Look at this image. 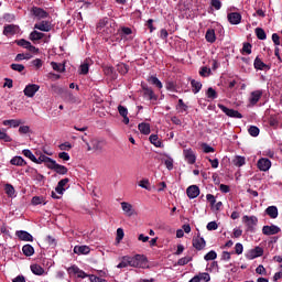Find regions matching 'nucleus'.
<instances>
[{
	"instance_id": "nucleus-58",
	"label": "nucleus",
	"mask_w": 282,
	"mask_h": 282,
	"mask_svg": "<svg viewBox=\"0 0 282 282\" xmlns=\"http://www.w3.org/2000/svg\"><path fill=\"white\" fill-rule=\"evenodd\" d=\"M46 242L48 243V246L51 248H56V246H57L56 239L52 236L46 237Z\"/></svg>"
},
{
	"instance_id": "nucleus-57",
	"label": "nucleus",
	"mask_w": 282,
	"mask_h": 282,
	"mask_svg": "<svg viewBox=\"0 0 282 282\" xmlns=\"http://www.w3.org/2000/svg\"><path fill=\"white\" fill-rule=\"evenodd\" d=\"M30 58H32V55L31 54H23V53H20L15 56V61H30Z\"/></svg>"
},
{
	"instance_id": "nucleus-28",
	"label": "nucleus",
	"mask_w": 282,
	"mask_h": 282,
	"mask_svg": "<svg viewBox=\"0 0 282 282\" xmlns=\"http://www.w3.org/2000/svg\"><path fill=\"white\" fill-rule=\"evenodd\" d=\"M91 252V249L89 246H75L74 247V253L75 254H89Z\"/></svg>"
},
{
	"instance_id": "nucleus-50",
	"label": "nucleus",
	"mask_w": 282,
	"mask_h": 282,
	"mask_svg": "<svg viewBox=\"0 0 282 282\" xmlns=\"http://www.w3.org/2000/svg\"><path fill=\"white\" fill-rule=\"evenodd\" d=\"M234 164H235V166H238V167L243 166L246 164V158H243V156H236L234 159Z\"/></svg>"
},
{
	"instance_id": "nucleus-1",
	"label": "nucleus",
	"mask_w": 282,
	"mask_h": 282,
	"mask_svg": "<svg viewBox=\"0 0 282 282\" xmlns=\"http://www.w3.org/2000/svg\"><path fill=\"white\" fill-rule=\"evenodd\" d=\"M130 260V268H141L145 269L149 268V260L145 258L144 254H135L133 257L129 256Z\"/></svg>"
},
{
	"instance_id": "nucleus-17",
	"label": "nucleus",
	"mask_w": 282,
	"mask_h": 282,
	"mask_svg": "<svg viewBox=\"0 0 282 282\" xmlns=\"http://www.w3.org/2000/svg\"><path fill=\"white\" fill-rule=\"evenodd\" d=\"M186 195L189 199L199 197V187L197 185H191L186 189Z\"/></svg>"
},
{
	"instance_id": "nucleus-8",
	"label": "nucleus",
	"mask_w": 282,
	"mask_h": 282,
	"mask_svg": "<svg viewBox=\"0 0 282 282\" xmlns=\"http://www.w3.org/2000/svg\"><path fill=\"white\" fill-rule=\"evenodd\" d=\"M257 167L259 169V171L265 173L269 169H272V161L265 158H261L257 162Z\"/></svg>"
},
{
	"instance_id": "nucleus-34",
	"label": "nucleus",
	"mask_w": 282,
	"mask_h": 282,
	"mask_svg": "<svg viewBox=\"0 0 282 282\" xmlns=\"http://www.w3.org/2000/svg\"><path fill=\"white\" fill-rule=\"evenodd\" d=\"M10 164H12V166H25L28 162H25L22 156H13Z\"/></svg>"
},
{
	"instance_id": "nucleus-47",
	"label": "nucleus",
	"mask_w": 282,
	"mask_h": 282,
	"mask_svg": "<svg viewBox=\"0 0 282 282\" xmlns=\"http://www.w3.org/2000/svg\"><path fill=\"white\" fill-rule=\"evenodd\" d=\"M191 261H193V257L186 256V257L178 259L177 265H188V263H191Z\"/></svg>"
},
{
	"instance_id": "nucleus-24",
	"label": "nucleus",
	"mask_w": 282,
	"mask_h": 282,
	"mask_svg": "<svg viewBox=\"0 0 282 282\" xmlns=\"http://www.w3.org/2000/svg\"><path fill=\"white\" fill-rule=\"evenodd\" d=\"M118 112L121 116V118H123V123L129 124V110L127 109V107L119 105Z\"/></svg>"
},
{
	"instance_id": "nucleus-9",
	"label": "nucleus",
	"mask_w": 282,
	"mask_h": 282,
	"mask_svg": "<svg viewBox=\"0 0 282 282\" xmlns=\"http://www.w3.org/2000/svg\"><path fill=\"white\" fill-rule=\"evenodd\" d=\"M51 171L57 173V175H67V167L65 165H61L53 160V163L48 167Z\"/></svg>"
},
{
	"instance_id": "nucleus-51",
	"label": "nucleus",
	"mask_w": 282,
	"mask_h": 282,
	"mask_svg": "<svg viewBox=\"0 0 282 282\" xmlns=\"http://www.w3.org/2000/svg\"><path fill=\"white\" fill-rule=\"evenodd\" d=\"M205 261H215L217 259V252L215 250L209 251L204 257Z\"/></svg>"
},
{
	"instance_id": "nucleus-62",
	"label": "nucleus",
	"mask_w": 282,
	"mask_h": 282,
	"mask_svg": "<svg viewBox=\"0 0 282 282\" xmlns=\"http://www.w3.org/2000/svg\"><path fill=\"white\" fill-rule=\"evenodd\" d=\"M212 8L216 10H221V1L220 0H212L210 1Z\"/></svg>"
},
{
	"instance_id": "nucleus-4",
	"label": "nucleus",
	"mask_w": 282,
	"mask_h": 282,
	"mask_svg": "<svg viewBox=\"0 0 282 282\" xmlns=\"http://www.w3.org/2000/svg\"><path fill=\"white\" fill-rule=\"evenodd\" d=\"M263 97V90L262 89H258V90H253L250 93L249 95V105L251 107H254V105H257V102H259V100H261V98Z\"/></svg>"
},
{
	"instance_id": "nucleus-15",
	"label": "nucleus",
	"mask_w": 282,
	"mask_h": 282,
	"mask_svg": "<svg viewBox=\"0 0 282 282\" xmlns=\"http://www.w3.org/2000/svg\"><path fill=\"white\" fill-rule=\"evenodd\" d=\"M68 274H76L78 279H87L89 276L85 271L80 270V268L76 265H72L70 268L67 269Z\"/></svg>"
},
{
	"instance_id": "nucleus-2",
	"label": "nucleus",
	"mask_w": 282,
	"mask_h": 282,
	"mask_svg": "<svg viewBox=\"0 0 282 282\" xmlns=\"http://www.w3.org/2000/svg\"><path fill=\"white\" fill-rule=\"evenodd\" d=\"M242 223L247 228V232H254V228H257V224H259V218L257 216H243Z\"/></svg>"
},
{
	"instance_id": "nucleus-42",
	"label": "nucleus",
	"mask_w": 282,
	"mask_h": 282,
	"mask_svg": "<svg viewBox=\"0 0 282 282\" xmlns=\"http://www.w3.org/2000/svg\"><path fill=\"white\" fill-rule=\"evenodd\" d=\"M90 144L93 147V151H102V142L100 140L93 139Z\"/></svg>"
},
{
	"instance_id": "nucleus-6",
	"label": "nucleus",
	"mask_w": 282,
	"mask_h": 282,
	"mask_svg": "<svg viewBox=\"0 0 282 282\" xmlns=\"http://www.w3.org/2000/svg\"><path fill=\"white\" fill-rule=\"evenodd\" d=\"M17 45H19L20 47H24V50H29L31 54H39V48L32 45L30 41L21 39L17 41Z\"/></svg>"
},
{
	"instance_id": "nucleus-63",
	"label": "nucleus",
	"mask_w": 282,
	"mask_h": 282,
	"mask_svg": "<svg viewBox=\"0 0 282 282\" xmlns=\"http://www.w3.org/2000/svg\"><path fill=\"white\" fill-rule=\"evenodd\" d=\"M235 252H236V254H243V245L240 242L236 243Z\"/></svg>"
},
{
	"instance_id": "nucleus-7",
	"label": "nucleus",
	"mask_w": 282,
	"mask_h": 282,
	"mask_svg": "<svg viewBox=\"0 0 282 282\" xmlns=\"http://www.w3.org/2000/svg\"><path fill=\"white\" fill-rule=\"evenodd\" d=\"M259 257H263V248L261 247H256L246 252V259H249V261Z\"/></svg>"
},
{
	"instance_id": "nucleus-19",
	"label": "nucleus",
	"mask_w": 282,
	"mask_h": 282,
	"mask_svg": "<svg viewBox=\"0 0 282 282\" xmlns=\"http://www.w3.org/2000/svg\"><path fill=\"white\" fill-rule=\"evenodd\" d=\"M143 96L148 98V100H153L154 102L158 100V95L153 91V88L149 86H143Z\"/></svg>"
},
{
	"instance_id": "nucleus-36",
	"label": "nucleus",
	"mask_w": 282,
	"mask_h": 282,
	"mask_svg": "<svg viewBox=\"0 0 282 282\" xmlns=\"http://www.w3.org/2000/svg\"><path fill=\"white\" fill-rule=\"evenodd\" d=\"M119 270H122V268H131V263L129 260V256H123L121 258V262L117 265Z\"/></svg>"
},
{
	"instance_id": "nucleus-5",
	"label": "nucleus",
	"mask_w": 282,
	"mask_h": 282,
	"mask_svg": "<svg viewBox=\"0 0 282 282\" xmlns=\"http://www.w3.org/2000/svg\"><path fill=\"white\" fill-rule=\"evenodd\" d=\"M41 89V86L36 84H29L25 86L23 94L26 96V98H34L36 96V93Z\"/></svg>"
},
{
	"instance_id": "nucleus-41",
	"label": "nucleus",
	"mask_w": 282,
	"mask_h": 282,
	"mask_svg": "<svg viewBox=\"0 0 282 282\" xmlns=\"http://www.w3.org/2000/svg\"><path fill=\"white\" fill-rule=\"evenodd\" d=\"M45 34L39 32V31H32L29 35L30 41H41Z\"/></svg>"
},
{
	"instance_id": "nucleus-20",
	"label": "nucleus",
	"mask_w": 282,
	"mask_h": 282,
	"mask_svg": "<svg viewBox=\"0 0 282 282\" xmlns=\"http://www.w3.org/2000/svg\"><path fill=\"white\" fill-rule=\"evenodd\" d=\"M227 19L231 25H239V23H241V13L239 12L228 13Z\"/></svg>"
},
{
	"instance_id": "nucleus-56",
	"label": "nucleus",
	"mask_w": 282,
	"mask_h": 282,
	"mask_svg": "<svg viewBox=\"0 0 282 282\" xmlns=\"http://www.w3.org/2000/svg\"><path fill=\"white\" fill-rule=\"evenodd\" d=\"M242 54H252V44L243 43Z\"/></svg>"
},
{
	"instance_id": "nucleus-13",
	"label": "nucleus",
	"mask_w": 282,
	"mask_h": 282,
	"mask_svg": "<svg viewBox=\"0 0 282 282\" xmlns=\"http://www.w3.org/2000/svg\"><path fill=\"white\" fill-rule=\"evenodd\" d=\"M31 13L33 17H36V19H47V17H50V13H47V11L39 7H33L31 9Z\"/></svg>"
},
{
	"instance_id": "nucleus-27",
	"label": "nucleus",
	"mask_w": 282,
	"mask_h": 282,
	"mask_svg": "<svg viewBox=\"0 0 282 282\" xmlns=\"http://www.w3.org/2000/svg\"><path fill=\"white\" fill-rule=\"evenodd\" d=\"M4 193L11 199H14V197H17V191L14 189V186H12V184H10V183H7L4 185Z\"/></svg>"
},
{
	"instance_id": "nucleus-29",
	"label": "nucleus",
	"mask_w": 282,
	"mask_h": 282,
	"mask_svg": "<svg viewBox=\"0 0 282 282\" xmlns=\"http://www.w3.org/2000/svg\"><path fill=\"white\" fill-rule=\"evenodd\" d=\"M253 66H254V69H259L260 72H263L264 69H270V67H268V65L263 63V61H261L259 56L256 57L253 62Z\"/></svg>"
},
{
	"instance_id": "nucleus-54",
	"label": "nucleus",
	"mask_w": 282,
	"mask_h": 282,
	"mask_svg": "<svg viewBox=\"0 0 282 282\" xmlns=\"http://www.w3.org/2000/svg\"><path fill=\"white\" fill-rule=\"evenodd\" d=\"M248 133L252 135V138H257L260 133V130L258 127L256 126H251L249 129H248Z\"/></svg>"
},
{
	"instance_id": "nucleus-31",
	"label": "nucleus",
	"mask_w": 282,
	"mask_h": 282,
	"mask_svg": "<svg viewBox=\"0 0 282 282\" xmlns=\"http://www.w3.org/2000/svg\"><path fill=\"white\" fill-rule=\"evenodd\" d=\"M22 123H23V121H21L19 119H9V120L2 121V124L4 127H13V129H17V127L21 126Z\"/></svg>"
},
{
	"instance_id": "nucleus-44",
	"label": "nucleus",
	"mask_w": 282,
	"mask_h": 282,
	"mask_svg": "<svg viewBox=\"0 0 282 282\" xmlns=\"http://www.w3.org/2000/svg\"><path fill=\"white\" fill-rule=\"evenodd\" d=\"M256 35L259 39V41H265V39H268L265 31L261 28L256 29Z\"/></svg>"
},
{
	"instance_id": "nucleus-21",
	"label": "nucleus",
	"mask_w": 282,
	"mask_h": 282,
	"mask_svg": "<svg viewBox=\"0 0 282 282\" xmlns=\"http://www.w3.org/2000/svg\"><path fill=\"white\" fill-rule=\"evenodd\" d=\"M34 30H40V32H50L52 30V23H50V21L35 23Z\"/></svg>"
},
{
	"instance_id": "nucleus-18",
	"label": "nucleus",
	"mask_w": 282,
	"mask_h": 282,
	"mask_svg": "<svg viewBox=\"0 0 282 282\" xmlns=\"http://www.w3.org/2000/svg\"><path fill=\"white\" fill-rule=\"evenodd\" d=\"M4 36H14V34H19V25L8 24L3 29Z\"/></svg>"
},
{
	"instance_id": "nucleus-12",
	"label": "nucleus",
	"mask_w": 282,
	"mask_h": 282,
	"mask_svg": "<svg viewBox=\"0 0 282 282\" xmlns=\"http://www.w3.org/2000/svg\"><path fill=\"white\" fill-rule=\"evenodd\" d=\"M262 232L268 237H270L272 235H279V232H281V228L276 225H271V226L267 225V226H263Z\"/></svg>"
},
{
	"instance_id": "nucleus-39",
	"label": "nucleus",
	"mask_w": 282,
	"mask_h": 282,
	"mask_svg": "<svg viewBox=\"0 0 282 282\" xmlns=\"http://www.w3.org/2000/svg\"><path fill=\"white\" fill-rule=\"evenodd\" d=\"M149 140L151 144H153L158 149H162V141H160V138L158 137V134H151Z\"/></svg>"
},
{
	"instance_id": "nucleus-35",
	"label": "nucleus",
	"mask_w": 282,
	"mask_h": 282,
	"mask_svg": "<svg viewBox=\"0 0 282 282\" xmlns=\"http://www.w3.org/2000/svg\"><path fill=\"white\" fill-rule=\"evenodd\" d=\"M205 39L207 43H215V41H217V36L215 35V30L208 29L206 31Z\"/></svg>"
},
{
	"instance_id": "nucleus-55",
	"label": "nucleus",
	"mask_w": 282,
	"mask_h": 282,
	"mask_svg": "<svg viewBox=\"0 0 282 282\" xmlns=\"http://www.w3.org/2000/svg\"><path fill=\"white\" fill-rule=\"evenodd\" d=\"M45 202V198L41 197V196H34L31 200V204L33 206H39L40 204H43Z\"/></svg>"
},
{
	"instance_id": "nucleus-40",
	"label": "nucleus",
	"mask_w": 282,
	"mask_h": 282,
	"mask_svg": "<svg viewBox=\"0 0 282 282\" xmlns=\"http://www.w3.org/2000/svg\"><path fill=\"white\" fill-rule=\"evenodd\" d=\"M148 83H151V85H154L158 89H162L163 87L162 82L153 75L148 78Z\"/></svg>"
},
{
	"instance_id": "nucleus-32",
	"label": "nucleus",
	"mask_w": 282,
	"mask_h": 282,
	"mask_svg": "<svg viewBox=\"0 0 282 282\" xmlns=\"http://www.w3.org/2000/svg\"><path fill=\"white\" fill-rule=\"evenodd\" d=\"M31 272H33L36 276H43V274H45V269H43L41 264H31Z\"/></svg>"
},
{
	"instance_id": "nucleus-60",
	"label": "nucleus",
	"mask_w": 282,
	"mask_h": 282,
	"mask_svg": "<svg viewBox=\"0 0 282 282\" xmlns=\"http://www.w3.org/2000/svg\"><path fill=\"white\" fill-rule=\"evenodd\" d=\"M11 69H13V72H23L25 66L23 64H11Z\"/></svg>"
},
{
	"instance_id": "nucleus-52",
	"label": "nucleus",
	"mask_w": 282,
	"mask_h": 282,
	"mask_svg": "<svg viewBox=\"0 0 282 282\" xmlns=\"http://www.w3.org/2000/svg\"><path fill=\"white\" fill-rule=\"evenodd\" d=\"M206 96H207V98H209L210 100H215V99L217 98V91H216L213 87H209V88L207 89Z\"/></svg>"
},
{
	"instance_id": "nucleus-26",
	"label": "nucleus",
	"mask_w": 282,
	"mask_h": 282,
	"mask_svg": "<svg viewBox=\"0 0 282 282\" xmlns=\"http://www.w3.org/2000/svg\"><path fill=\"white\" fill-rule=\"evenodd\" d=\"M265 215H268L270 219H276V217H279V208L276 206H269L265 209Z\"/></svg>"
},
{
	"instance_id": "nucleus-48",
	"label": "nucleus",
	"mask_w": 282,
	"mask_h": 282,
	"mask_svg": "<svg viewBox=\"0 0 282 282\" xmlns=\"http://www.w3.org/2000/svg\"><path fill=\"white\" fill-rule=\"evenodd\" d=\"M140 188H144L145 191H151V183L148 178H143L139 182Z\"/></svg>"
},
{
	"instance_id": "nucleus-30",
	"label": "nucleus",
	"mask_w": 282,
	"mask_h": 282,
	"mask_svg": "<svg viewBox=\"0 0 282 282\" xmlns=\"http://www.w3.org/2000/svg\"><path fill=\"white\" fill-rule=\"evenodd\" d=\"M26 173H31L32 178L35 180L36 182H43V180H45V176L40 174L39 171H36V169L30 167L29 170H26Z\"/></svg>"
},
{
	"instance_id": "nucleus-43",
	"label": "nucleus",
	"mask_w": 282,
	"mask_h": 282,
	"mask_svg": "<svg viewBox=\"0 0 282 282\" xmlns=\"http://www.w3.org/2000/svg\"><path fill=\"white\" fill-rule=\"evenodd\" d=\"M210 74H213V70H210V68L203 66L199 69V76H202V78H208V76H210Z\"/></svg>"
},
{
	"instance_id": "nucleus-16",
	"label": "nucleus",
	"mask_w": 282,
	"mask_h": 282,
	"mask_svg": "<svg viewBox=\"0 0 282 282\" xmlns=\"http://www.w3.org/2000/svg\"><path fill=\"white\" fill-rule=\"evenodd\" d=\"M193 243V248H195V250H204V248H206V240L199 236L194 237L192 240Z\"/></svg>"
},
{
	"instance_id": "nucleus-37",
	"label": "nucleus",
	"mask_w": 282,
	"mask_h": 282,
	"mask_svg": "<svg viewBox=\"0 0 282 282\" xmlns=\"http://www.w3.org/2000/svg\"><path fill=\"white\" fill-rule=\"evenodd\" d=\"M22 252L24 257H32L34 254V247H32V245H24L22 247Z\"/></svg>"
},
{
	"instance_id": "nucleus-14",
	"label": "nucleus",
	"mask_w": 282,
	"mask_h": 282,
	"mask_svg": "<svg viewBox=\"0 0 282 282\" xmlns=\"http://www.w3.org/2000/svg\"><path fill=\"white\" fill-rule=\"evenodd\" d=\"M35 164H45V166L47 169H50V166H52V163L54 162V160L52 158H48L45 154H41L37 159L35 156V161H33Z\"/></svg>"
},
{
	"instance_id": "nucleus-49",
	"label": "nucleus",
	"mask_w": 282,
	"mask_h": 282,
	"mask_svg": "<svg viewBox=\"0 0 282 282\" xmlns=\"http://www.w3.org/2000/svg\"><path fill=\"white\" fill-rule=\"evenodd\" d=\"M198 279V282L204 281V282H208L210 281V274L203 272V273H198L197 275H195Z\"/></svg>"
},
{
	"instance_id": "nucleus-10",
	"label": "nucleus",
	"mask_w": 282,
	"mask_h": 282,
	"mask_svg": "<svg viewBox=\"0 0 282 282\" xmlns=\"http://www.w3.org/2000/svg\"><path fill=\"white\" fill-rule=\"evenodd\" d=\"M183 155L187 164H195V162H197V156L195 155V152H193V149L183 150Z\"/></svg>"
},
{
	"instance_id": "nucleus-22",
	"label": "nucleus",
	"mask_w": 282,
	"mask_h": 282,
	"mask_svg": "<svg viewBox=\"0 0 282 282\" xmlns=\"http://www.w3.org/2000/svg\"><path fill=\"white\" fill-rule=\"evenodd\" d=\"M15 236L18 237V239H20V241H34V237L25 230H18L15 232Z\"/></svg>"
},
{
	"instance_id": "nucleus-25",
	"label": "nucleus",
	"mask_w": 282,
	"mask_h": 282,
	"mask_svg": "<svg viewBox=\"0 0 282 282\" xmlns=\"http://www.w3.org/2000/svg\"><path fill=\"white\" fill-rule=\"evenodd\" d=\"M91 65V59H85L79 66V74L82 76H87L89 74V66Z\"/></svg>"
},
{
	"instance_id": "nucleus-38",
	"label": "nucleus",
	"mask_w": 282,
	"mask_h": 282,
	"mask_svg": "<svg viewBox=\"0 0 282 282\" xmlns=\"http://www.w3.org/2000/svg\"><path fill=\"white\" fill-rule=\"evenodd\" d=\"M191 85H192L193 94H199V91H202V82H197L195 79H192Z\"/></svg>"
},
{
	"instance_id": "nucleus-11",
	"label": "nucleus",
	"mask_w": 282,
	"mask_h": 282,
	"mask_svg": "<svg viewBox=\"0 0 282 282\" xmlns=\"http://www.w3.org/2000/svg\"><path fill=\"white\" fill-rule=\"evenodd\" d=\"M121 209L123 210V215H126V217H133V215H135V209L131 203L122 202Z\"/></svg>"
},
{
	"instance_id": "nucleus-23",
	"label": "nucleus",
	"mask_w": 282,
	"mask_h": 282,
	"mask_svg": "<svg viewBox=\"0 0 282 282\" xmlns=\"http://www.w3.org/2000/svg\"><path fill=\"white\" fill-rule=\"evenodd\" d=\"M69 184V178H63L57 183V186L55 187V193L58 195H63L65 193V187Z\"/></svg>"
},
{
	"instance_id": "nucleus-33",
	"label": "nucleus",
	"mask_w": 282,
	"mask_h": 282,
	"mask_svg": "<svg viewBox=\"0 0 282 282\" xmlns=\"http://www.w3.org/2000/svg\"><path fill=\"white\" fill-rule=\"evenodd\" d=\"M138 129L143 135H149V133H151V124L147 122L139 123Z\"/></svg>"
},
{
	"instance_id": "nucleus-59",
	"label": "nucleus",
	"mask_w": 282,
	"mask_h": 282,
	"mask_svg": "<svg viewBox=\"0 0 282 282\" xmlns=\"http://www.w3.org/2000/svg\"><path fill=\"white\" fill-rule=\"evenodd\" d=\"M0 140H3L4 142H12V138L6 133V131H2L0 129Z\"/></svg>"
},
{
	"instance_id": "nucleus-53",
	"label": "nucleus",
	"mask_w": 282,
	"mask_h": 282,
	"mask_svg": "<svg viewBox=\"0 0 282 282\" xmlns=\"http://www.w3.org/2000/svg\"><path fill=\"white\" fill-rule=\"evenodd\" d=\"M262 155H264V158H270L271 160H274V158H276V153L274 152V150L271 149L264 150L262 152Z\"/></svg>"
},
{
	"instance_id": "nucleus-3",
	"label": "nucleus",
	"mask_w": 282,
	"mask_h": 282,
	"mask_svg": "<svg viewBox=\"0 0 282 282\" xmlns=\"http://www.w3.org/2000/svg\"><path fill=\"white\" fill-rule=\"evenodd\" d=\"M218 108L220 109V111L223 113L227 115L228 118H238V119L243 118V115H241L239 111H237L235 109H230V108L224 106L223 104H218Z\"/></svg>"
},
{
	"instance_id": "nucleus-64",
	"label": "nucleus",
	"mask_w": 282,
	"mask_h": 282,
	"mask_svg": "<svg viewBox=\"0 0 282 282\" xmlns=\"http://www.w3.org/2000/svg\"><path fill=\"white\" fill-rule=\"evenodd\" d=\"M70 149H72V143H69V142H65V143L59 144V150L61 151H70Z\"/></svg>"
},
{
	"instance_id": "nucleus-45",
	"label": "nucleus",
	"mask_w": 282,
	"mask_h": 282,
	"mask_svg": "<svg viewBox=\"0 0 282 282\" xmlns=\"http://www.w3.org/2000/svg\"><path fill=\"white\" fill-rule=\"evenodd\" d=\"M22 155H24V158H28L29 160H31V162L36 161V156L34 155V153H32V150H29V149L23 150Z\"/></svg>"
},
{
	"instance_id": "nucleus-61",
	"label": "nucleus",
	"mask_w": 282,
	"mask_h": 282,
	"mask_svg": "<svg viewBox=\"0 0 282 282\" xmlns=\"http://www.w3.org/2000/svg\"><path fill=\"white\" fill-rule=\"evenodd\" d=\"M164 164H165L167 171H173V159L172 158L165 159Z\"/></svg>"
},
{
	"instance_id": "nucleus-46",
	"label": "nucleus",
	"mask_w": 282,
	"mask_h": 282,
	"mask_svg": "<svg viewBox=\"0 0 282 282\" xmlns=\"http://www.w3.org/2000/svg\"><path fill=\"white\" fill-rule=\"evenodd\" d=\"M51 66L53 67L54 72H59V73L65 72V65L61 63L52 62Z\"/></svg>"
}]
</instances>
